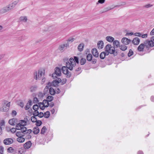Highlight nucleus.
<instances>
[{"instance_id": "864d4df0", "label": "nucleus", "mask_w": 154, "mask_h": 154, "mask_svg": "<svg viewBox=\"0 0 154 154\" xmlns=\"http://www.w3.org/2000/svg\"><path fill=\"white\" fill-rule=\"evenodd\" d=\"M44 114L42 112H40L38 113V116L40 118H42L44 116Z\"/></svg>"}, {"instance_id": "39448f33", "label": "nucleus", "mask_w": 154, "mask_h": 154, "mask_svg": "<svg viewBox=\"0 0 154 154\" xmlns=\"http://www.w3.org/2000/svg\"><path fill=\"white\" fill-rule=\"evenodd\" d=\"M27 121H25L23 120H20L19 123L17 124L16 125V129L18 130H20V127H24L26 125Z\"/></svg>"}, {"instance_id": "dca6fc26", "label": "nucleus", "mask_w": 154, "mask_h": 154, "mask_svg": "<svg viewBox=\"0 0 154 154\" xmlns=\"http://www.w3.org/2000/svg\"><path fill=\"white\" fill-rule=\"evenodd\" d=\"M108 55V51H106L105 50V52H102L100 53V57L101 59H103L105 58L106 55Z\"/></svg>"}, {"instance_id": "c85d7f7f", "label": "nucleus", "mask_w": 154, "mask_h": 154, "mask_svg": "<svg viewBox=\"0 0 154 154\" xmlns=\"http://www.w3.org/2000/svg\"><path fill=\"white\" fill-rule=\"evenodd\" d=\"M20 20L21 21L26 22L27 19L26 16H22L20 18Z\"/></svg>"}, {"instance_id": "e2e57ef3", "label": "nucleus", "mask_w": 154, "mask_h": 154, "mask_svg": "<svg viewBox=\"0 0 154 154\" xmlns=\"http://www.w3.org/2000/svg\"><path fill=\"white\" fill-rule=\"evenodd\" d=\"M55 80L58 83H59L61 82V79L59 78H57Z\"/></svg>"}, {"instance_id": "a211bd4d", "label": "nucleus", "mask_w": 154, "mask_h": 154, "mask_svg": "<svg viewBox=\"0 0 154 154\" xmlns=\"http://www.w3.org/2000/svg\"><path fill=\"white\" fill-rule=\"evenodd\" d=\"M140 42V39L138 37H136L133 39L132 41V43L134 45H138Z\"/></svg>"}, {"instance_id": "f257e3e1", "label": "nucleus", "mask_w": 154, "mask_h": 154, "mask_svg": "<svg viewBox=\"0 0 154 154\" xmlns=\"http://www.w3.org/2000/svg\"><path fill=\"white\" fill-rule=\"evenodd\" d=\"M44 71H43L42 70H39L38 73L36 71L34 72V78L36 80H37L38 79L41 80V78L44 77Z\"/></svg>"}, {"instance_id": "58836bf2", "label": "nucleus", "mask_w": 154, "mask_h": 154, "mask_svg": "<svg viewBox=\"0 0 154 154\" xmlns=\"http://www.w3.org/2000/svg\"><path fill=\"white\" fill-rule=\"evenodd\" d=\"M25 149L24 148H21L19 149L18 152L20 154H23L25 151Z\"/></svg>"}, {"instance_id": "aec40b11", "label": "nucleus", "mask_w": 154, "mask_h": 154, "mask_svg": "<svg viewBox=\"0 0 154 154\" xmlns=\"http://www.w3.org/2000/svg\"><path fill=\"white\" fill-rule=\"evenodd\" d=\"M37 88L38 87L36 85H32L29 88L30 91L31 92H35Z\"/></svg>"}, {"instance_id": "3c124183", "label": "nucleus", "mask_w": 154, "mask_h": 154, "mask_svg": "<svg viewBox=\"0 0 154 154\" xmlns=\"http://www.w3.org/2000/svg\"><path fill=\"white\" fill-rule=\"evenodd\" d=\"M73 60L75 61V63H79V59L76 56L74 57V59H73Z\"/></svg>"}, {"instance_id": "13d9d810", "label": "nucleus", "mask_w": 154, "mask_h": 154, "mask_svg": "<svg viewBox=\"0 0 154 154\" xmlns=\"http://www.w3.org/2000/svg\"><path fill=\"white\" fill-rule=\"evenodd\" d=\"M17 113L15 111L13 110L11 114L13 116H16L17 115Z\"/></svg>"}, {"instance_id": "8fccbe9b", "label": "nucleus", "mask_w": 154, "mask_h": 154, "mask_svg": "<svg viewBox=\"0 0 154 154\" xmlns=\"http://www.w3.org/2000/svg\"><path fill=\"white\" fill-rule=\"evenodd\" d=\"M133 54V51L131 49H130L129 51V52L128 53V56L130 57Z\"/></svg>"}, {"instance_id": "de8ad7c7", "label": "nucleus", "mask_w": 154, "mask_h": 154, "mask_svg": "<svg viewBox=\"0 0 154 154\" xmlns=\"http://www.w3.org/2000/svg\"><path fill=\"white\" fill-rule=\"evenodd\" d=\"M52 84L53 86L56 87L57 85L59 83H58L57 81H56L55 80L53 81L52 82Z\"/></svg>"}, {"instance_id": "1a4fd4ad", "label": "nucleus", "mask_w": 154, "mask_h": 154, "mask_svg": "<svg viewBox=\"0 0 154 154\" xmlns=\"http://www.w3.org/2000/svg\"><path fill=\"white\" fill-rule=\"evenodd\" d=\"M10 102H9L7 104H4L0 108V111L2 112H6L9 109Z\"/></svg>"}, {"instance_id": "ea45409f", "label": "nucleus", "mask_w": 154, "mask_h": 154, "mask_svg": "<svg viewBox=\"0 0 154 154\" xmlns=\"http://www.w3.org/2000/svg\"><path fill=\"white\" fill-rule=\"evenodd\" d=\"M16 135L18 137H23V136L22 134V132L21 131H17L16 133Z\"/></svg>"}, {"instance_id": "20e7f679", "label": "nucleus", "mask_w": 154, "mask_h": 154, "mask_svg": "<svg viewBox=\"0 0 154 154\" xmlns=\"http://www.w3.org/2000/svg\"><path fill=\"white\" fill-rule=\"evenodd\" d=\"M68 67L66 66H63L62 68V71L63 73L66 74V77L69 78L71 76V73L69 72L68 69Z\"/></svg>"}, {"instance_id": "ddd939ff", "label": "nucleus", "mask_w": 154, "mask_h": 154, "mask_svg": "<svg viewBox=\"0 0 154 154\" xmlns=\"http://www.w3.org/2000/svg\"><path fill=\"white\" fill-rule=\"evenodd\" d=\"M69 46V44H64L61 45L59 47V49L61 52H62L64 50L66 49L67 47Z\"/></svg>"}, {"instance_id": "09e8293b", "label": "nucleus", "mask_w": 154, "mask_h": 154, "mask_svg": "<svg viewBox=\"0 0 154 154\" xmlns=\"http://www.w3.org/2000/svg\"><path fill=\"white\" fill-rule=\"evenodd\" d=\"M7 150L8 152L12 153L13 152L14 149L12 147H10Z\"/></svg>"}, {"instance_id": "a19ab883", "label": "nucleus", "mask_w": 154, "mask_h": 154, "mask_svg": "<svg viewBox=\"0 0 154 154\" xmlns=\"http://www.w3.org/2000/svg\"><path fill=\"white\" fill-rule=\"evenodd\" d=\"M39 112L38 110H34L32 113L33 116H37L38 115Z\"/></svg>"}, {"instance_id": "774afa93", "label": "nucleus", "mask_w": 154, "mask_h": 154, "mask_svg": "<svg viewBox=\"0 0 154 154\" xmlns=\"http://www.w3.org/2000/svg\"><path fill=\"white\" fill-rule=\"evenodd\" d=\"M150 35H154V28L151 31L150 33Z\"/></svg>"}, {"instance_id": "2eb2a0df", "label": "nucleus", "mask_w": 154, "mask_h": 154, "mask_svg": "<svg viewBox=\"0 0 154 154\" xmlns=\"http://www.w3.org/2000/svg\"><path fill=\"white\" fill-rule=\"evenodd\" d=\"M32 144L31 141H28L24 144V148L25 149H28L31 147Z\"/></svg>"}, {"instance_id": "f704fd0d", "label": "nucleus", "mask_w": 154, "mask_h": 154, "mask_svg": "<svg viewBox=\"0 0 154 154\" xmlns=\"http://www.w3.org/2000/svg\"><path fill=\"white\" fill-rule=\"evenodd\" d=\"M50 115V112L48 111H47L44 113V117L46 118H48L49 117Z\"/></svg>"}, {"instance_id": "393cba45", "label": "nucleus", "mask_w": 154, "mask_h": 154, "mask_svg": "<svg viewBox=\"0 0 154 154\" xmlns=\"http://www.w3.org/2000/svg\"><path fill=\"white\" fill-rule=\"evenodd\" d=\"M119 42L117 40H115L113 42V45L114 47L118 48L119 47Z\"/></svg>"}, {"instance_id": "f3484780", "label": "nucleus", "mask_w": 154, "mask_h": 154, "mask_svg": "<svg viewBox=\"0 0 154 154\" xmlns=\"http://www.w3.org/2000/svg\"><path fill=\"white\" fill-rule=\"evenodd\" d=\"M92 53L93 55L96 57H97L99 56V53L96 48L92 49Z\"/></svg>"}, {"instance_id": "9b49d317", "label": "nucleus", "mask_w": 154, "mask_h": 154, "mask_svg": "<svg viewBox=\"0 0 154 154\" xmlns=\"http://www.w3.org/2000/svg\"><path fill=\"white\" fill-rule=\"evenodd\" d=\"M13 142V140L11 138H7L3 140V143L6 145H10Z\"/></svg>"}, {"instance_id": "37998d69", "label": "nucleus", "mask_w": 154, "mask_h": 154, "mask_svg": "<svg viewBox=\"0 0 154 154\" xmlns=\"http://www.w3.org/2000/svg\"><path fill=\"white\" fill-rule=\"evenodd\" d=\"M47 101L46 100H44L43 101V102L42 103L40 102L39 103H38V107H39V108H41V107H42V106H43V104H44V103L45 102H46Z\"/></svg>"}, {"instance_id": "412c9836", "label": "nucleus", "mask_w": 154, "mask_h": 154, "mask_svg": "<svg viewBox=\"0 0 154 154\" xmlns=\"http://www.w3.org/2000/svg\"><path fill=\"white\" fill-rule=\"evenodd\" d=\"M103 41H100L98 42L97 46L99 49H101L103 48Z\"/></svg>"}, {"instance_id": "2f4dec72", "label": "nucleus", "mask_w": 154, "mask_h": 154, "mask_svg": "<svg viewBox=\"0 0 154 154\" xmlns=\"http://www.w3.org/2000/svg\"><path fill=\"white\" fill-rule=\"evenodd\" d=\"M120 49L122 51H125L127 49V46L124 45H122L119 46Z\"/></svg>"}, {"instance_id": "423d86ee", "label": "nucleus", "mask_w": 154, "mask_h": 154, "mask_svg": "<svg viewBox=\"0 0 154 154\" xmlns=\"http://www.w3.org/2000/svg\"><path fill=\"white\" fill-rule=\"evenodd\" d=\"M54 70V73L52 75V77L54 79L57 78V76H60L61 74V69L59 67L55 68Z\"/></svg>"}, {"instance_id": "4c0bfd02", "label": "nucleus", "mask_w": 154, "mask_h": 154, "mask_svg": "<svg viewBox=\"0 0 154 154\" xmlns=\"http://www.w3.org/2000/svg\"><path fill=\"white\" fill-rule=\"evenodd\" d=\"M36 116H32L31 117V119L32 122H36L37 121V119L35 117Z\"/></svg>"}, {"instance_id": "0e129e2a", "label": "nucleus", "mask_w": 154, "mask_h": 154, "mask_svg": "<svg viewBox=\"0 0 154 154\" xmlns=\"http://www.w3.org/2000/svg\"><path fill=\"white\" fill-rule=\"evenodd\" d=\"M55 91H56V93L57 94H59L60 92V91L59 88H57Z\"/></svg>"}, {"instance_id": "6ab92c4d", "label": "nucleus", "mask_w": 154, "mask_h": 154, "mask_svg": "<svg viewBox=\"0 0 154 154\" xmlns=\"http://www.w3.org/2000/svg\"><path fill=\"white\" fill-rule=\"evenodd\" d=\"M32 101L31 100H29L25 106V109L27 110L29 109L30 106L32 105Z\"/></svg>"}, {"instance_id": "c756f323", "label": "nucleus", "mask_w": 154, "mask_h": 154, "mask_svg": "<svg viewBox=\"0 0 154 154\" xmlns=\"http://www.w3.org/2000/svg\"><path fill=\"white\" fill-rule=\"evenodd\" d=\"M5 126V122L4 120H2L0 122V128L4 129Z\"/></svg>"}, {"instance_id": "6e6552de", "label": "nucleus", "mask_w": 154, "mask_h": 154, "mask_svg": "<svg viewBox=\"0 0 154 154\" xmlns=\"http://www.w3.org/2000/svg\"><path fill=\"white\" fill-rule=\"evenodd\" d=\"M146 46L149 45L151 47H152L154 45V36L151 38L150 40H146L145 42Z\"/></svg>"}, {"instance_id": "052dcab7", "label": "nucleus", "mask_w": 154, "mask_h": 154, "mask_svg": "<svg viewBox=\"0 0 154 154\" xmlns=\"http://www.w3.org/2000/svg\"><path fill=\"white\" fill-rule=\"evenodd\" d=\"M96 60L95 59H93L91 60V63L93 64H95L96 63Z\"/></svg>"}, {"instance_id": "7ed1b4c3", "label": "nucleus", "mask_w": 154, "mask_h": 154, "mask_svg": "<svg viewBox=\"0 0 154 154\" xmlns=\"http://www.w3.org/2000/svg\"><path fill=\"white\" fill-rule=\"evenodd\" d=\"M105 50L106 51H108L109 54H114L115 51L114 47L111 46L110 45H107L105 48Z\"/></svg>"}, {"instance_id": "72a5a7b5", "label": "nucleus", "mask_w": 154, "mask_h": 154, "mask_svg": "<svg viewBox=\"0 0 154 154\" xmlns=\"http://www.w3.org/2000/svg\"><path fill=\"white\" fill-rule=\"evenodd\" d=\"M53 97L51 96H48L47 98V100L46 101L48 102H51L53 100Z\"/></svg>"}, {"instance_id": "5fc2aeb1", "label": "nucleus", "mask_w": 154, "mask_h": 154, "mask_svg": "<svg viewBox=\"0 0 154 154\" xmlns=\"http://www.w3.org/2000/svg\"><path fill=\"white\" fill-rule=\"evenodd\" d=\"M105 0H99L98 2L97 3V4H98L99 3L103 4L104 3Z\"/></svg>"}, {"instance_id": "4d7b16f0", "label": "nucleus", "mask_w": 154, "mask_h": 154, "mask_svg": "<svg viewBox=\"0 0 154 154\" xmlns=\"http://www.w3.org/2000/svg\"><path fill=\"white\" fill-rule=\"evenodd\" d=\"M152 6V5H151L150 4H148L147 5H145L144 6V7L146 8H148L151 7Z\"/></svg>"}, {"instance_id": "69168bd1", "label": "nucleus", "mask_w": 154, "mask_h": 154, "mask_svg": "<svg viewBox=\"0 0 154 154\" xmlns=\"http://www.w3.org/2000/svg\"><path fill=\"white\" fill-rule=\"evenodd\" d=\"M38 101V99L37 97H35L33 99V102L34 103H36Z\"/></svg>"}, {"instance_id": "680f3d73", "label": "nucleus", "mask_w": 154, "mask_h": 154, "mask_svg": "<svg viewBox=\"0 0 154 154\" xmlns=\"http://www.w3.org/2000/svg\"><path fill=\"white\" fill-rule=\"evenodd\" d=\"M141 36L143 38H146L147 36V34H146L144 35H141Z\"/></svg>"}, {"instance_id": "f03ea898", "label": "nucleus", "mask_w": 154, "mask_h": 154, "mask_svg": "<svg viewBox=\"0 0 154 154\" xmlns=\"http://www.w3.org/2000/svg\"><path fill=\"white\" fill-rule=\"evenodd\" d=\"M66 66L70 70H72L73 68L75 66V61L73 60V58H70L69 61L66 62Z\"/></svg>"}, {"instance_id": "79ce46f5", "label": "nucleus", "mask_w": 154, "mask_h": 154, "mask_svg": "<svg viewBox=\"0 0 154 154\" xmlns=\"http://www.w3.org/2000/svg\"><path fill=\"white\" fill-rule=\"evenodd\" d=\"M45 94L44 93H43L42 92H39L38 93V97L40 98H42L44 96Z\"/></svg>"}, {"instance_id": "603ef678", "label": "nucleus", "mask_w": 154, "mask_h": 154, "mask_svg": "<svg viewBox=\"0 0 154 154\" xmlns=\"http://www.w3.org/2000/svg\"><path fill=\"white\" fill-rule=\"evenodd\" d=\"M18 105L22 108H23L24 106V104L23 102L22 101H20Z\"/></svg>"}, {"instance_id": "4468645a", "label": "nucleus", "mask_w": 154, "mask_h": 154, "mask_svg": "<svg viewBox=\"0 0 154 154\" xmlns=\"http://www.w3.org/2000/svg\"><path fill=\"white\" fill-rule=\"evenodd\" d=\"M131 41V40L126 37H124L122 39L121 42L123 44L125 45H127L129 44Z\"/></svg>"}, {"instance_id": "cd10ccee", "label": "nucleus", "mask_w": 154, "mask_h": 154, "mask_svg": "<svg viewBox=\"0 0 154 154\" xmlns=\"http://www.w3.org/2000/svg\"><path fill=\"white\" fill-rule=\"evenodd\" d=\"M106 39L108 41L110 42H112L114 40V38L111 36H107L106 38Z\"/></svg>"}, {"instance_id": "a18cd8bd", "label": "nucleus", "mask_w": 154, "mask_h": 154, "mask_svg": "<svg viewBox=\"0 0 154 154\" xmlns=\"http://www.w3.org/2000/svg\"><path fill=\"white\" fill-rule=\"evenodd\" d=\"M33 109L34 110H38L39 109L38 105L37 104L34 105L33 106Z\"/></svg>"}, {"instance_id": "9d476101", "label": "nucleus", "mask_w": 154, "mask_h": 154, "mask_svg": "<svg viewBox=\"0 0 154 154\" xmlns=\"http://www.w3.org/2000/svg\"><path fill=\"white\" fill-rule=\"evenodd\" d=\"M145 42L146 41L144 42V43L141 44L138 47L137 50L138 51L140 52L143 51L145 46L147 48L149 47H151L149 45L146 46V44L145 43Z\"/></svg>"}, {"instance_id": "b1692460", "label": "nucleus", "mask_w": 154, "mask_h": 154, "mask_svg": "<svg viewBox=\"0 0 154 154\" xmlns=\"http://www.w3.org/2000/svg\"><path fill=\"white\" fill-rule=\"evenodd\" d=\"M39 132L38 128L37 127H34L33 129V132L35 134H38Z\"/></svg>"}, {"instance_id": "49530a36", "label": "nucleus", "mask_w": 154, "mask_h": 154, "mask_svg": "<svg viewBox=\"0 0 154 154\" xmlns=\"http://www.w3.org/2000/svg\"><path fill=\"white\" fill-rule=\"evenodd\" d=\"M36 125L37 126H40L42 124V122L41 121H37L36 122Z\"/></svg>"}, {"instance_id": "c9c22d12", "label": "nucleus", "mask_w": 154, "mask_h": 154, "mask_svg": "<svg viewBox=\"0 0 154 154\" xmlns=\"http://www.w3.org/2000/svg\"><path fill=\"white\" fill-rule=\"evenodd\" d=\"M47 130V128L45 126H44L42 128L41 133L42 134H44L46 131Z\"/></svg>"}, {"instance_id": "4be33fe9", "label": "nucleus", "mask_w": 154, "mask_h": 154, "mask_svg": "<svg viewBox=\"0 0 154 154\" xmlns=\"http://www.w3.org/2000/svg\"><path fill=\"white\" fill-rule=\"evenodd\" d=\"M84 45L83 43H81L79 45L78 47V50L79 51L81 52L83 50Z\"/></svg>"}, {"instance_id": "7c9ffc66", "label": "nucleus", "mask_w": 154, "mask_h": 154, "mask_svg": "<svg viewBox=\"0 0 154 154\" xmlns=\"http://www.w3.org/2000/svg\"><path fill=\"white\" fill-rule=\"evenodd\" d=\"M87 60L88 61H91V60L92 58V56L91 54H88L87 56L86 57Z\"/></svg>"}, {"instance_id": "0eeeda50", "label": "nucleus", "mask_w": 154, "mask_h": 154, "mask_svg": "<svg viewBox=\"0 0 154 154\" xmlns=\"http://www.w3.org/2000/svg\"><path fill=\"white\" fill-rule=\"evenodd\" d=\"M20 0H17L13 1L12 2L7 5L10 11L11 10L16 6V5L19 3Z\"/></svg>"}, {"instance_id": "f8f14e48", "label": "nucleus", "mask_w": 154, "mask_h": 154, "mask_svg": "<svg viewBox=\"0 0 154 154\" xmlns=\"http://www.w3.org/2000/svg\"><path fill=\"white\" fill-rule=\"evenodd\" d=\"M9 11L10 10L8 6L7 5L0 9V14H5Z\"/></svg>"}, {"instance_id": "bf43d9fd", "label": "nucleus", "mask_w": 154, "mask_h": 154, "mask_svg": "<svg viewBox=\"0 0 154 154\" xmlns=\"http://www.w3.org/2000/svg\"><path fill=\"white\" fill-rule=\"evenodd\" d=\"M16 131V129L14 128H12L11 129V132L12 133H14Z\"/></svg>"}, {"instance_id": "e433bc0d", "label": "nucleus", "mask_w": 154, "mask_h": 154, "mask_svg": "<svg viewBox=\"0 0 154 154\" xmlns=\"http://www.w3.org/2000/svg\"><path fill=\"white\" fill-rule=\"evenodd\" d=\"M22 133L26 132V128L25 127H20V129Z\"/></svg>"}, {"instance_id": "5701e85b", "label": "nucleus", "mask_w": 154, "mask_h": 154, "mask_svg": "<svg viewBox=\"0 0 154 154\" xmlns=\"http://www.w3.org/2000/svg\"><path fill=\"white\" fill-rule=\"evenodd\" d=\"M9 123L12 125H15V119L13 118L9 120L8 121Z\"/></svg>"}, {"instance_id": "6e6d98bb", "label": "nucleus", "mask_w": 154, "mask_h": 154, "mask_svg": "<svg viewBox=\"0 0 154 154\" xmlns=\"http://www.w3.org/2000/svg\"><path fill=\"white\" fill-rule=\"evenodd\" d=\"M134 35L135 36H137L139 37H140L141 35V34L140 32H136L135 33Z\"/></svg>"}, {"instance_id": "473e14b6", "label": "nucleus", "mask_w": 154, "mask_h": 154, "mask_svg": "<svg viewBox=\"0 0 154 154\" xmlns=\"http://www.w3.org/2000/svg\"><path fill=\"white\" fill-rule=\"evenodd\" d=\"M86 60L85 58H82L80 61V63L81 65H83L85 64L86 62Z\"/></svg>"}, {"instance_id": "a878e982", "label": "nucleus", "mask_w": 154, "mask_h": 154, "mask_svg": "<svg viewBox=\"0 0 154 154\" xmlns=\"http://www.w3.org/2000/svg\"><path fill=\"white\" fill-rule=\"evenodd\" d=\"M49 92L50 94L53 95L56 93L55 90L52 88H50L49 89Z\"/></svg>"}, {"instance_id": "c03bdc74", "label": "nucleus", "mask_w": 154, "mask_h": 154, "mask_svg": "<svg viewBox=\"0 0 154 154\" xmlns=\"http://www.w3.org/2000/svg\"><path fill=\"white\" fill-rule=\"evenodd\" d=\"M49 87L48 86H45L44 90V93L45 94H46L48 92V90H49Z\"/></svg>"}, {"instance_id": "338daca9", "label": "nucleus", "mask_w": 154, "mask_h": 154, "mask_svg": "<svg viewBox=\"0 0 154 154\" xmlns=\"http://www.w3.org/2000/svg\"><path fill=\"white\" fill-rule=\"evenodd\" d=\"M74 40V38H70L68 40V42H73Z\"/></svg>"}, {"instance_id": "bb28decb", "label": "nucleus", "mask_w": 154, "mask_h": 154, "mask_svg": "<svg viewBox=\"0 0 154 154\" xmlns=\"http://www.w3.org/2000/svg\"><path fill=\"white\" fill-rule=\"evenodd\" d=\"M24 138L22 137H19L17 138V140L18 142L20 143H23L25 141Z\"/></svg>"}]
</instances>
